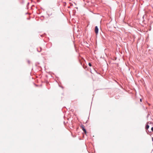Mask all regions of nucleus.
<instances>
[{"label": "nucleus", "mask_w": 153, "mask_h": 153, "mask_svg": "<svg viewBox=\"0 0 153 153\" xmlns=\"http://www.w3.org/2000/svg\"><path fill=\"white\" fill-rule=\"evenodd\" d=\"M151 130L152 131H153V127L152 128H151Z\"/></svg>", "instance_id": "nucleus-5"}, {"label": "nucleus", "mask_w": 153, "mask_h": 153, "mask_svg": "<svg viewBox=\"0 0 153 153\" xmlns=\"http://www.w3.org/2000/svg\"><path fill=\"white\" fill-rule=\"evenodd\" d=\"M140 101L141 102H142V99H140Z\"/></svg>", "instance_id": "nucleus-6"}, {"label": "nucleus", "mask_w": 153, "mask_h": 153, "mask_svg": "<svg viewBox=\"0 0 153 153\" xmlns=\"http://www.w3.org/2000/svg\"><path fill=\"white\" fill-rule=\"evenodd\" d=\"M95 32L96 34H97L98 32V28L97 26L95 27Z\"/></svg>", "instance_id": "nucleus-2"}, {"label": "nucleus", "mask_w": 153, "mask_h": 153, "mask_svg": "<svg viewBox=\"0 0 153 153\" xmlns=\"http://www.w3.org/2000/svg\"><path fill=\"white\" fill-rule=\"evenodd\" d=\"M149 128V126L147 124L146 126V129H148Z\"/></svg>", "instance_id": "nucleus-3"}, {"label": "nucleus", "mask_w": 153, "mask_h": 153, "mask_svg": "<svg viewBox=\"0 0 153 153\" xmlns=\"http://www.w3.org/2000/svg\"><path fill=\"white\" fill-rule=\"evenodd\" d=\"M152 141H153V137L152 138Z\"/></svg>", "instance_id": "nucleus-7"}, {"label": "nucleus", "mask_w": 153, "mask_h": 153, "mask_svg": "<svg viewBox=\"0 0 153 153\" xmlns=\"http://www.w3.org/2000/svg\"><path fill=\"white\" fill-rule=\"evenodd\" d=\"M81 128L82 129V130H83V131H84V132L86 133V131L85 129V126H84L83 125H82L80 126Z\"/></svg>", "instance_id": "nucleus-1"}, {"label": "nucleus", "mask_w": 153, "mask_h": 153, "mask_svg": "<svg viewBox=\"0 0 153 153\" xmlns=\"http://www.w3.org/2000/svg\"><path fill=\"white\" fill-rule=\"evenodd\" d=\"M88 65L90 66H91V64L90 63H88Z\"/></svg>", "instance_id": "nucleus-4"}]
</instances>
